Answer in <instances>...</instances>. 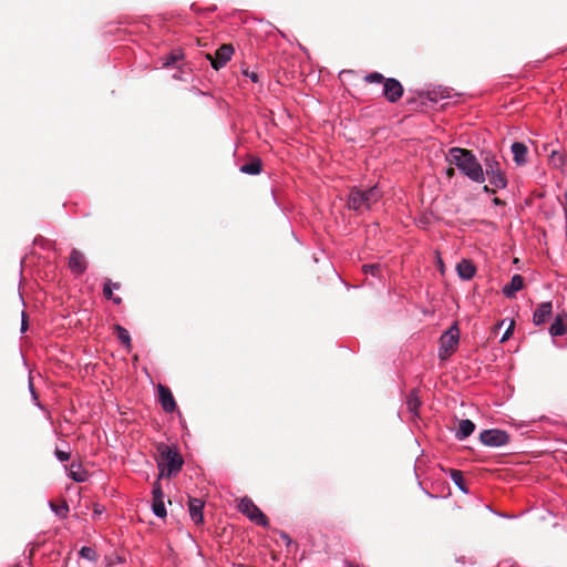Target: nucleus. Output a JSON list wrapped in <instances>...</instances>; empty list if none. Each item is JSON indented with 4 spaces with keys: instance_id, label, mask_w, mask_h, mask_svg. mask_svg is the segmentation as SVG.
I'll return each mask as SVG.
<instances>
[{
    "instance_id": "nucleus-1",
    "label": "nucleus",
    "mask_w": 567,
    "mask_h": 567,
    "mask_svg": "<svg viewBox=\"0 0 567 567\" xmlns=\"http://www.w3.org/2000/svg\"><path fill=\"white\" fill-rule=\"evenodd\" d=\"M450 165H455L464 175L476 183L484 182V171L472 151L452 147L446 155Z\"/></svg>"
},
{
    "instance_id": "nucleus-2",
    "label": "nucleus",
    "mask_w": 567,
    "mask_h": 567,
    "mask_svg": "<svg viewBox=\"0 0 567 567\" xmlns=\"http://www.w3.org/2000/svg\"><path fill=\"white\" fill-rule=\"evenodd\" d=\"M158 453V467L161 468V476L171 477L177 474L184 464L182 455L169 445L161 443L157 446Z\"/></svg>"
},
{
    "instance_id": "nucleus-3",
    "label": "nucleus",
    "mask_w": 567,
    "mask_h": 567,
    "mask_svg": "<svg viewBox=\"0 0 567 567\" xmlns=\"http://www.w3.org/2000/svg\"><path fill=\"white\" fill-rule=\"evenodd\" d=\"M382 193L377 186L368 189L353 187L348 197V206L353 210H368L373 204L379 202Z\"/></svg>"
},
{
    "instance_id": "nucleus-4",
    "label": "nucleus",
    "mask_w": 567,
    "mask_h": 567,
    "mask_svg": "<svg viewBox=\"0 0 567 567\" xmlns=\"http://www.w3.org/2000/svg\"><path fill=\"white\" fill-rule=\"evenodd\" d=\"M482 161L485 166L484 176H487L489 184L496 188H506L507 177L496 156L491 152H484L482 153Z\"/></svg>"
},
{
    "instance_id": "nucleus-5",
    "label": "nucleus",
    "mask_w": 567,
    "mask_h": 567,
    "mask_svg": "<svg viewBox=\"0 0 567 567\" xmlns=\"http://www.w3.org/2000/svg\"><path fill=\"white\" fill-rule=\"evenodd\" d=\"M364 81L368 83H382L383 84V95L384 97L391 102H398L403 95V86L402 84L393 78L385 79L379 72H372L364 78Z\"/></svg>"
},
{
    "instance_id": "nucleus-6",
    "label": "nucleus",
    "mask_w": 567,
    "mask_h": 567,
    "mask_svg": "<svg viewBox=\"0 0 567 567\" xmlns=\"http://www.w3.org/2000/svg\"><path fill=\"white\" fill-rule=\"evenodd\" d=\"M460 330L455 323L440 338L439 358L441 360H446L456 350Z\"/></svg>"
},
{
    "instance_id": "nucleus-7",
    "label": "nucleus",
    "mask_w": 567,
    "mask_h": 567,
    "mask_svg": "<svg viewBox=\"0 0 567 567\" xmlns=\"http://www.w3.org/2000/svg\"><path fill=\"white\" fill-rule=\"evenodd\" d=\"M238 509L241 514L246 515L251 522L259 526H268L269 520L267 516L259 509L251 498L245 496L239 501Z\"/></svg>"
},
{
    "instance_id": "nucleus-8",
    "label": "nucleus",
    "mask_w": 567,
    "mask_h": 567,
    "mask_svg": "<svg viewBox=\"0 0 567 567\" xmlns=\"http://www.w3.org/2000/svg\"><path fill=\"white\" fill-rule=\"evenodd\" d=\"M480 441L486 446L499 447L506 445L509 442V435L506 431L489 429L481 432Z\"/></svg>"
},
{
    "instance_id": "nucleus-9",
    "label": "nucleus",
    "mask_w": 567,
    "mask_h": 567,
    "mask_svg": "<svg viewBox=\"0 0 567 567\" xmlns=\"http://www.w3.org/2000/svg\"><path fill=\"white\" fill-rule=\"evenodd\" d=\"M233 53L234 47L231 44H223L216 50L214 55L207 54V59L215 70H219L231 59Z\"/></svg>"
},
{
    "instance_id": "nucleus-10",
    "label": "nucleus",
    "mask_w": 567,
    "mask_h": 567,
    "mask_svg": "<svg viewBox=\"0 0 567 567\" xmlns=\"http://www.w3.org/2000/svg\"><path fill=\"white\" fill-rule=\"evenodd\" d=\"M152 494H153L152 509H153L154 514L158 517H165L166 508H165V503H164V493H163L158 482H156L154 484Z\"/></svg>"
},
{
    "instance_id": "nucleus-11",
    "label": "nucleus",
    "mask_w": 567,
    "mask_h": 567,
    "mask_svg": "<svg viewBox=\"0 0 567 567\" xmlns=\"http://www.w3.org/2000/svg\"><path fill=\"white\" fill-rule=\"evenodd\" d=\"M158 400L163 410L167 413H172L176 410V402L172 391L166 385L159 384L158 388Z\"/></svg>"
},
{
    "instance_id": "nucleus-12",
    "label": "nucleus",
    "mask_w": 567,
    "mask_h": 567,
    "mask_svg": "<svg viewBox=\"0 0 567 567\" xmlns=\"http://www.w3.org/2000/svg\"><path fill=\"white\" fill-rule=\"evenodd\" d=\"M69 267L72 272L76 275L83 274L87 268V261L84 257V255L78 250L72 249L70 257H69Z\"/></svg>"
},
{
    "instance_id": "nucleus-13",
    "label": "nucleus",
    "mask_w": 567,
    "mask_h": 567,
    "mask_svg": "<svg viewBox=\"0 0 567 567\" xmlns=\"http://www.w3.org/2000/svg\"><path fill=\"white\" fill-rule=\"evenodd\" d=\"M205 503L200 498L196 497H188V512L190 515L192 520L196 524H203L204 522V515H203V508Z\"/></svg>"
},
{
    "instance_id": "nucleus-14",
    "label": "nucleus",
    "mask_w": 567,
    "mask_h": 567,
    "mask_svg": "<svg viewBox=\"0 0 567 567\" xmlns=\"http://www.w3.org/2000/svg\"><path fill=\"white\" fill-rule=\"evenodd\" d=\"M511 151L513 153V159L518 166L527 163L528 148L524 143L514 142L511 146Z\"/></svg>"
},
{
    "instance_id": "nucleus-15",
    "label": "nucleus",
    "mask_w": 567,
    "mask_h": 567,
    "mask_svg": "<svg viewBox=\"0 0 567 567\" xmlns=\"http://www.w3.org/2000/svg\"><path fill=\"white\" fill-rule=\"evenodd\" d=\"M553 306L550 301L542 302L534 312L533 321L536 326L544 323L551 315Z\"/></svg>"
},
{
    "instance_id": "nucleus-16",
    "label": "nucleus",
    "mask_w": 567,
    "mask_h": 567,
    "mask_svg": "<svg viewBox=\"0 0 567 567\" xmlns=\"http://www.w3.org/2000/svg\"><path fill=\"white\" fill-rule=\"evenodd\" d=\"M458 276L464 280H470L474 277L476 268L474 264L468 259H463L456 266Z\"/></svg>"
},
{
    "instance_id": "nucleus-17",
    "label": "nucleus",
    "mask_w": 567,
    "mask_h": 567,
    "mask_svg": "<svg viewBox=\"0 0 567 567\" xmlns=\"http://www.w3.org/2000/svg\"><path fill=\"white\" fill-rule=\"evenodd\" d=\"M524 278L520 275H514L511 282L503 288V292L507 298L515 297V293L523 289Z\"/></svg>"
},
{
    "instance_id": "nucleus-18",
    "label": "nucleus",
    "mask_w": 567,
    "mask_h": 567,
    "mask_svg": "<svg viewBox=\"0 0 567 567\" xmlns=\"http://www.w3.org/2000/svg\"><path fill=\"white\" fill-rule=\"evenodd\" d=\"M475 430V424L471 420H461L458 422V429L455 433L456 439L464 440L468 437Z\"/></svg>"
},
{
    "instance_id": "nucleus-19",
    "label": "nucleus",
    "mask_w": 567,
    "mask_h": 567,
    "mask_svg": "<svg viewBox=\"0 0 567 567\" xmlns=\"http://www.w3.org/2000/svg\"><path fill=\"white\" fill-rule=\"evenodd\" d=\"M566 317H567L566 313L557 315V317L555 318V321L551 323V326L549 328L550 336L558 337V336H563L566 332V324H565Z\"/></svg>"
},
{
    "instance_id": "nucleus-20",
    "label": "nucleus",
    "mask_w": 567,
    "mask_h": 567,
    "mask_svg": "<svg viewBox=\"0 0 567 567\" xmlns=\"http://www.w3.org/2000/svg\"><path fill=\"white\" fill-rule=\"evenodd\" d=\"M261 159L258 157L251 158L248 163L240 167V172L249 175H257L261 172Z\"/></svg>"
},
{
    "instance_id": "nucleus-21",
    "label": "nucleus",
    "mask_w": 567,
    "mask_h": 567,
    "mask_svg": "<svg viewBox=\"0 0 567 567\" xmlns=\"http://www.w3.org/2000/svg\"><path fill=\"white\" fill-rule=\"evenodd\" d=\"M419 393L420 392L417 389H413L409 393L408 399H406V404H408L409 411L415 415L417 414L419 408L421 406V400H420Z\"/></svg>"
},
{
    "instance_id": "nucleus-22",
    "label": "nucleus",
    "mask_w": 567,
    "mask_h": 567,
    "mask_svg": "<svg viewBox=\"0 0 567 567\" xmlns=\"http://www.w3.org/2000/svg\"><path fill=\"white\" fill-rule=\"evenodd\" d=\"M114 329H115L117 338L126 347V349L130 350L132 344H131V337H130L128 331L120 324H116L114 327Z\"/></svg>"
},
{
    "instance_id": "nucleus-23",
    "label": "nucleus",
    "mask_w": 567,
    "mask_h": 567,
    "mask_svg": "<svg viewBox=\"0 0 567 567\" xmlns=\"http://www.w3.org/2000/svg\"><path fill=\"white\" fill-rule=\"evenodd\" d=\"M70 476L74 482L82 483L86 481L87 473L83 471L80 465H78L75 468V465L72 464L70 468Z\"/></svg>"
},
{
    "instance_id": "nucleus-24",
    "label": "nucleus",
    "mask_w": 567,
    "mask_h": 567,
    "mask_svg": "<svg viewBox=\"0 0 567 567\" xmlns=\"http://www.w3.org/2000/svg\"><path fill=\"white\" fill-rule=\"evenodd\" d=\"M183 54L181 51H173L167 56L162 58L163 66L168 68L175 65L179 60H182Z\"/></svg>"
},
{
    "instance_id": "nucleus-25",
    "label": "nucleus",
    "mask_w": 567,
    "mask_h": 567,
    "mask_svg": "<svg viewBox=\"0 0 567 567\" xmlns=\"http://www.w3.org/2000/svg\"><path fill=\"white\" fill-rule=\"evenodd\" d=\"M50 507L52 511L60 517L64 518L66 517L69 513V505L65 501H63L61 504L56 505L53 502H50Z\"/></svg>"
},
{
    "instance_id": "nucleus-26",
    "label": "nucleus",
    "mask_w": 567,
    "mask_h": 567,
    "mask_svg": "<svg viewBox=\"0 0 567 567\" xmlns=\"http://www.w3.org/2000/svg\"><path fill=\"white\" fill-rule=\"evenodd\" d=\"M103 295L106 299H112L114 303L120 305L122 302L121 297H114L113 291L111 288V280L106 279L104 287H103Z\"/></svg>"
},
{
    "instance_id": "nucleus-27",
    "label": "nucleus",
    "mask_w": 567,
    "mask_h": 567,
    "mask_svg": "<svg viewBox=\"0 0 567 567\" xmlns=\"http://www.w3.org/2000/svg\"><path fill=\"white\" fill-rule=\"evenodd\" d=\"M362 270H363V272L371 274L374 277L381 276V265L380 264L363 265Z\"/></svg>"
},
{
    "instance_id": "nucleus-28",
    "label": "nucleus",
    "mask_w": 567,
    "mask_h": 567,
    "mask_svg": "<svg viewBox=\"0 0 567 567\" xmlns=\"http://www.w3.org/2000/svg\"><path fill=\"white\" fill-rule=\"evenodd\" d=\"M550 163L555 167H560L565 163V157L561 153H559L557 151H553L550 154Z\"/></svg>"
},
{
    "instance_id": "nucleus-29",
    "label": "nucleus",
    "mask_w": 567,
    "mask_h": 567,
    "mask_svg": "<svg viewBox=\"0 0 567 567\" xmlns=\"http://www.w3.org/2000/svg\"><path fill=\"white\" fill-rule=\"evenodd\" d=\"M451 477L452 480L454 481V483L461 488L464 491V477H463V473L461 471H457V470H452L451 471Z\"/></svg>"
},
{
    "instance_id": "nucleus-30",
    "label": "nucleus",
    "mask_w": 567,
    "mask_h": 567,
    "mask_svg": "<svg viewBox=\"0 0 567 567\" xmlns=\"http://www.w3.org/2000/svg\"><path fill=\"white\" fill-rule=\"evenodd\" d=\"M55 455L61 462H65L70 460V453L65 451H61L59 449L55 450Z\"/></svg>"
},
{
    "instance_id": "nucleus-31",
    "label": "nucleus",
    "mask_w": 567,
    "mask_h": 567,
    "mask_svg": "<svg viewBox=\"0 0 567 567\" xmlns=\"http://www.w3.org/2000/svg\"><path fill=\"white\" fill-rule=\"evenodd\" d=\"M105 507L100 504H94L93 506V516H100L104 513Z\"/></svg>"
},
{
    "instance_id": "nucleus-32",
    "label": "nucleus",
    "mask_w": 567,
    "mask_h": 567,
    "mask_svg": "<svg viewBox=\"0 0 567 567\" xmlns=\"http://www.w3.org/2000/svg\"><path fill=\"white\" fill-rule=\"evenodd\" d=\"M513 329H514V322L512 321V322L509 323V326H508V328H507L506 332L504 333V336H503V337H502V339H501V341H502V342L506 341V340L509 338V336H511V334H512V332H513Z\"/></svg>"
},
{
    "instance_id": "nucleus-33",
    "label": "nucleus",
    "mask_w": 567,
    "mask_h": 567,
    "mask_svg": "<svg viewBox=\"0 0 567 567\" xmlns=\"http://www.w3.org/2000/svg\"><path fill=\"white\" fill-rule=\"evenodd\" d=\"M244 74H245L246 76L250 78V80H251L252 82H255V83H257V82L259 81V76H258V74H257L256 72H254V71H252V72H249L248 70H246V71L244 72Z\"/></svg>"
},
{
    "instance_id": "nucleus-34",
    "label": "nucleus",
    "mask_w": 567,
    "mask_h": 567,
    "mask_svg": "<svg viewBox=\"0 0 567 567\" xmlns=\"http://www.w3.org/2000/svg\"><path fill=\"white\" fill-rule=\"evenodd\" d=\"M92 549L89 547H82L80 550V555L85 558H91Z\"/></svg>"
},
{
    "instance_id": "nucleus-35",
    "label": "nucleus",
    "mask_w": 567,
    "mask_h": 567,
    "mask_svg": "<svg viewBox=\"0 0 567 567\" xmlns=\"http://www.w3.org/2000/svg\"><path fill=\"white\" fill-rule=\"evenodd\" d=\"M497 189L498 188H496L495 186H492L491 184L484 185V187H483V190L488 194H495L497 192Z\"/></svg>"
},
{
    "instance_id": "nucleus-36",
    "label": "nucleus",
    "mask_w": 567,
    "mask_h": 567,
    "mask_svg": "<svg viewBox=\"0 0 567 567\" xmlns=\"http://www.w3.org/2000/svg\"><path fill=\"white\" fill-rule=\"evenodd\" d=\"M28 329V321H27V315L22 312V324H21V331L24 332Z\"/></svg>"
},
{
    "instance_id": "nucleus-37",
    "label": "nucleus",
    "mask_w": 567,
    "mask_h": 567,
    "mask_svg": "<svg viewBox=\"0 0 567 567\" xmlns=\"http://www.w3.org/2000/svg\"><path fill=\"white\" fill-rule=\"evenodd\" d=\"M280 537H281V539H282L284 542H286V544H287V545H289V544L291 543V538H290V537H289V535H288V534H286L285 532H282V533L280 534Z\"/></svg>"
},
{
    "instance_id": "nucleus-38",
    "label": "nucleus",
    "mask_w": 567,
    "mask_h": 567,
    "mask_svg": "<svg viewBox=\"0 0 567 567\" xmlns=\"http://www.w3.org/2000/svg\"><path fill=\"white\" fill-rule=\"evenodd\" d=\"M493 203H494L495 205H497V206H504V205H505V202H504V200H502V199H501V198H498V197H494V198H493Z\"/></svg>"
},
{
    "instance_id": "nucleus-39",
    "label": "nucleus",
    "mask_w": 567,
    "mask_h": 567,
    "mask_svg": "<svg viewBox=\"0 0 567 567\" xmlns=\"http://www.w3.org/2000/svg\"><path fill=\"white\" fill-rule=\"evenodd\" d=\"M446 175L449 178H452L455 175V169L453 167H449L446 169Z\"/></svg>"
},
{
    "instance_id": "nucleus-40",
    "label": "nucleus",
    "mask_w": 567,
    "mask_h": 567,
    "mask_svg": "<svg viewBox=\"0 0 567 567\" xmlns=\"http://www.w3.org/2000/svg\"><path fill=\"white\" fill-rule=\"evenodd\" d=\"M111 288L113 289H120L121 288V284L120 282H112L111 281Z\"/></svg>"
},
{
    "instance_id": "nucleus-41",
    "label": "nucleus",
    "mask_w": 567,
    "mask_h": 567,
    "mask_svg": "<svg viewBox=\"0 0 567 567\" xmlns=\"http://www.w3.org/2000/svg\"><path fill=\"white\" fill-rule=\"evenodd\" d=\"M29 386H30L31 391H33L31 381L29 382ZM32 393L34 394V392H32Z\"/></svg>"
}]
</instances>
